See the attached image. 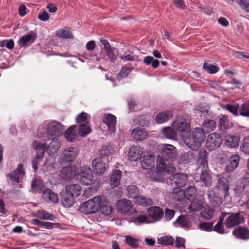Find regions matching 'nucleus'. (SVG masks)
<instances>
[{
  "label": "nucleus",
  "instance_id": "nucleus-13",
  "mask_svg": "<svg viewBox=\"0 0 249 249\" xmlns=\"http://www.w3.org/2000/svg\"><path fill=\"white\" fill-rule=\"evenodd\" d=\"M103 122L107 126L108 130L114 133L116 130V117L111 113H106L103 118Z\"/></svg>",
  "mask_w": 249,
  "mask_h": 249
},
{
  "label": "nucleus",
  "instance_id": "nucleus-59",
  "mask_svg": "<svg viewBox=\"0 0 249 249\" xmlns=\"http://www.w3.org/2000/svg\"><path fill=\"white\" fill-rule=\"evenodd\" d=\"M88 114L87 113L82 111L76 116L75 118V122L78 124H81L82 123H85V124H86V122H89L88 121Z\"/></svg>",
  "mask_w": 249,
  "mask_h": 249
},
{
  "label": "nucleus",
  "instance_id": "nucleus-44",
  "mask_svg": "<svg viewBox=\"0 0 249 249\" xmlns=\"http://www.w3.org/2000/svg\"><path fill=\"white\" fill-rule=\"evenodd\" d=\"M52 142L47 146V149L49 152V155L54 154L57 151L60 146V144L56 138L54 140H52Z\"/></svg>",
  "mask_w": 249,
  "mask_h": 249
},
{
  "label": "nucleus",
  "instance_id": "nucleus-9",
  "mask_svg": "<svg viewBox=\"0 0 249 249\" xmlns=\"http://www.w3.org/2000/svg\"><path fill=\"white\" fill-rule=\"evenodd\" d=\"M230 214L227 218L226 221V225L228 228L233 227L245 222L244 216L240 213H227V214Z\"/></svg>",
  "mask_w": 249,
  "mask_h": 249
},
{
  "label": "nucleus",
  "instance_id": "nucleus-7",
  "mask_svg": "<svg viewBox=\"0 0 249 249\" xmlns=\"http://www.w3.org/2000/svg\"><path fill=\"white\" fill-rule=\"evenodd\" d=\"M222 142L221 135L217 133H213L208 136L206 147L209 150L213 151L219 147Z\"/></svg>",
  "mask_w": 249,
  "mask_h": 249
},
{
  "label": "nucleus",
  "instance_id": "nucleus-17",
  "mask_svg": "<svg viewBox=\"0 0 249 249\" xmlns=\"http://www.w3.org/2000/svg\"><path fill=\"white\" fill-rule=\"evenodd\" d=\"M173 111L172 109L160 112L155 117L156 122L158 124H163L170 120L173 116Z\"/></svg>",
  "mask_w": 249,
  "mask_h": 249
},
{
  "label": "nucleus",
  "instance_id": "nucleus-22",
  "mask_svg": "<svg viewBox=\"0 0 249 249\" xmlns=\"http://www.w3.org/2000/svg\"><path fill=\"white\" fill-rule=\"evenodd\" d=\"M36 34L33 32H30L28 34L22 36L18 41V44L21 47H24L27 46V43L31 41L33 43L36 39Z\"/></svg>",
  "mask_w": 249,
  "mask_h": 249
},
{
  "label": "nucleus",
  "instance_id": "nucleus-63",
  "mask_svg": "<svg viewBox=\"0 0 249 249\" xmlns=\"http://www.w3.org/2000/svg\"><path fill=\"white\" fill-rule=\"evenodd\" d=\"M167 166L164 160L162 157L159 156L157 158V168L160 172H164Z\"/></svg>",
  "mask_w": 249,
  "mask_h": 249
},
{
  "label": "nucleus",
  "instance_id": "nucleus-38",
  "mask_svg": "<svg viewBox=\"0 0 249 249\" xmlns=\"http://www.w3.org/2000/svg\"><path fill=\"white\" fill-rule=\"evenodd\" d=\"M135 199V203L143 207L149 206L153 204L151 199L143 196H140V194Z\"/></svg>",
  "mask_w": 249,
  "mask_h": 249
},
{
  "label": "nucleus",
  "instance_id": "nucleus-25",
  "mask_svg": "<svg viewBox=\"0 0 249 249\" xmlns=\"http://www.w3.org/2000/svg\"><path fill=\"white\" fill-rule=\"evenodd\" d=\"M141 165L144 169H150L154 165V159L151 155H144L141 160Z\"/></svg>",
  "mask_w": 249,
  "mask_h": 249
},
{
  "label": "nucleus",
  "instance_id": "nucleus-16",
  "mask_svg": "<svg viewBox=\"0 0 249 249\" xmlns=\"http://www.w3.org/2000/svg\"><path fill=\"white\" fill-rule=\"evenodd\" d=\"M92 166L94 173L98 176L103 175L106 170V164L100 158L95 159L92 162Z\"/></svg>",
  "mask_w": 249,
  "mask_h": 249
},
{
  "label": "nucleus",
  "instance_id": "nucleus-42",
  "mask_svg": "<svg viewBox=\"0 0 249 249\" xmlns=\"http://www.w3.org/2000/svg\"><path fill=\"white\" fill-rule=\"evenodd\" d=\"M112 149L110 146L103 145L99 150V158L101 159H108L111 155Z\"/></svg>",
  "mask_w": 249,
  "mask_h": 249
},
{
  "label": "nucleus",
  "instance_id": "nucleus-5",
  "mask_svg": "<svg viewBox=\"0 0 249 249\" xmlns=\"http://www.w3.org/2000/svg\"><path fill=\"white\" fill-rule=\"evenodd\" d=\"M116 207L118 212L126 215H131L136 212L132 202L127 199L118 200Z\"/></svg>",
  "mask_w": 249,
  "mask_h": 249
},
{
  "label": "nucleus",
  "instance_id": "nucleus-56",
  "mask_svg": "<svg viewBox=\"0 0 249 249\" xmlns=\"http://www.w3.org/2000/svg\"><path fill=\"white\" fill-rule=\"evenodd\" d=\"M214 212L213 209L210 207H206L201 213V217L206 219H211L213 217Z\"/></svg>",
  "mask_w": 249,
  "mask_h": 249
},
{
  "label": "nucleus",
  "instance_id": "nucleus-18",
  "mask_svg": "<svg viewBox=\"0 0 249 249\" xmlns=\"http://www.w3.org/2000/svg\"><path fill=\"white\" fill-rule=\"evenodd\" d=\"M149 216L152 218L154 222L160 221L163 216V211L159 207H151L147 210Z\"/></svg>",
  "mask_w": 249,
  "mask_h": 249
},
{
  "label": "nucleus",
  "instance_id": "nucleus-33",
  "mask_svg": "<svg viewBox=\"0 0 249 249\" xmlns=\"http://www.w3.org/2000/svg\"><path fill=\"white\" fill-rule=\"evenodd\" d=\"M127 196L130 198L136 199L140 194L139 188L136 185H130L126 187Z\"/></svg>",
  "mask_w": 249,
  "mask_h": 249
},
{
  "label": "nucleus",
  "instance_id": "nucleus-41",
  "mask_svg": "<svg viewBox=\"0 0 249 249\" xmlns=\"http://www.w3.org/2000/svg\"><path fill=\"white\" fill-rule=\"evenodd\" d=\"M89 122L81 124L78 129V133L81 137H85L91 132V129L89 125Z\"/></svg>",
  "mask_w": 249,
  "mask_h": 249
},
{
  "label": "nucleus",
  "instance_id": "nucleus-45",
  "mask_svg": "<svg viewBox=\"0 0 249 249\" xmlns=\"http://www.w3.org/2000/svg\"><path fill=\"white\" fill-rule=\"evenodd\" d=\"M32 224L37 225L41 228L47 229H52L53 227V224L49 222H43L37 219H33L31 222Z\"/></svg>",
  "mask_w": 249,
  "mask_h": 249
},
{
  "label": "nucleus",
  "instance_id": "nucleus-29",
  "mask_svg": "<svg viewBox=\"0 0 249 249\" xmlns=\"http://www.w3.org/2000/svg\"><path fill=\"white\" fill-rule=\"evenodd\" d=\"M239 140L238 137L229 135L226 136L224 144L228 147L235 148L238 146Z\"/></svg>",
  "mask_w": 249,
  "mask_h": 249
},
{
  "label": "nucleus",
  "instance_id": "nucleus-27",
  "mask_svg": "<svg viewBox=\"0 0 249 249\" xmlns=\"http://www.w3.org/2000/svg\"><path fill=\"white\" fill-rule=\"evenodd\" d=\"M122 178V172L119 170H116L112 172L110 175V182L112 188L117 186L120 183Z\"/></svg>",
  "mask_w": 249,
  "mask_h": 249
},
{
  "label": "nucleus",
  "instance_id": "nucleus-39",
  "mask_svg": "<svg viewBox=\"0 0 249 249\" xmlns=\"http://www.w3.org/2000/svg\"><path fill=\"white\" fill-rule=\"evenodd\" d=\"M227 214V213L226 212H222L221 213L217 224L213 227V229L214 231L221 234L224 233V229L223 226V223L224 217L226 216Z\"/></svg>",
  "mask_w": 249,
  "mask_h": 249
},
{
  "label": "nucleus",
  "instance_id": "nucleus-58",
  "mask_svg": "<svg viewBox=\"0 0 249 249\" xmlns=\"http://www.w3.org/2000/svg\"><path fill=\"white\" fill-rule=\"evenodd\" d=\"M56 36L59 37L66 38H73V36L69 30L66 29H61L58 31L56 33Z\"/></svg>",
  "mask_w": 249,
  "mask_h": 249
},
{
  "label": "nucleus",
  "instance_id": "nucleus-51",
  "mask_svg": "<svg viewBox=\"0 0 249 249\" xmlns=\"http://www.w3.org/2000/svg\"><path fill=\"white\" fill-rule=\"evenodd\" d=\"M132 70V67H128L126 66L123 67L117 75V79L119 80H121L124 78L126 77Z\"/></svg>",
  "mask_w": 249,
  "mask_h": 249
},
{
  "label": "nucleus",
  "instance_id": "nucleus-24",
  "mask_svg": "<svg viewBox=\"0 0 249 249\" xmlns=\"http://www.w3.org/2000/svg\"><path fill=\"white\" fill-rule=\"evenodd\" d=\"M141 147L139 146H132L129 149L128 157L129 160L136 161L141 159Z\"/></svg>",
  "mask_w": 249,
  "mask_h": 249
},
{
  "label": "nucleus",
  "instance_id": "nucleus-4",
  "mask_svg": "<svg viewBox=\"0 0 249 249\" xmlns=\"http://www.w3.org/2000/svg\"><path fill=\"white\" fill-rule=\"evenodd\" d=\"M173 193L176 194L174 198L177 201H181L185 197L188 199L191 200L195 198L196 194V190L195 186H190L187 187L183 192L181 189L175 188Z\"/></svg>",
  "mask_w": 249,
  "mask_h": 249
},
{
  "label": "nucleus",
  "instance_id": "nucleus-35",
  "mask_svg": "<svg viewBox=\"0 0 249 249\" xmlns=\"http://www.w3.org/2000/svg\"><path fill=\"white\" fill-rule=\"evenodd\" d=\"M74 148L69 147L65 149L63 153V159L66 162H71L76 158V154Z\"/></svg>",
  "mask_w": 249,
  "mask_h": 249
},
{
  "label": "nucleus",
  "instance_id": "nucleus-52",
  "mask_svg": "<svg viewBox=\"0 0 249 249\" xmlns=\"http://www.w3.org/2000/svg\"><path fill=\"white\" fill-rule=\"evenodd\" d=\"M239 105L236 103L234 105L227 104L225 108L232 113L234 116H237L239 115Z\"/></svg>",
  "mask_w": 249,
  "mask_h": 249
},
{
  "label": "nucleus",
  "instance_id": "nucleus-54",
  "mask_svg": "<svg viewBox=\"0 0 249 249\" xmlns=\"http://www.w3.org/2000/svg\"><path fill=\"white\" fill-rule=\"evenodd\" d=\"M239 115L249 117V100L244 102L240 107Z\"/></svg>",
  "mask_w": 249,
  "mask_h": 249
},
{
  "label": "nucleus",
  "instance_id": "nucleus-37",
  "mask_svg": "<svg viewBox=\"0 0 249 249\" xmlns=\"http://www.w3.org/2000/svg\"><path fill=\"white\" fill-rule=\"evenodd\" d=\"M200 179L206 186L208 187L211 186L212 178L207 169L202 170L200 176Z\"/></svg>",
  "mask_w": 249,
  "mask_h": 249
},
{
  "label": "nucleus",
  "instance_id": "nucleus-26",
  "mask_svg": "<svg viewBox=\"0 0 249 249\" xmlns=\"http://www.w3.org/2000/svg\"><path fill=\"white\" fill-rule=\"evenodd\" d=\"M66 193L73 197H77L81 194V187L78 184H71L65 187Z\"/></svg>",
  "mask_w": 249,
  "mask_h": 249
},
{
  "label": "nucleus",
  "instance_id": "nucleus-36",
  "mask_svg": "<svg viewBox=\"0 0 249 249\" xmlns=\"http://www.w3.org/2000/svg\"><path fill=\"white\" fill-rule=\"evenodd\" d=\"M61 202L64 207L69 208L73 204L74 197L66 193V194L61 196Z\"/></svg>",
  "mask_w": 249,
  "mask_h": 249
},
{
  "label": "nucleus",
  "instance_id": "nucleus-15",
  "mask_svg": "<svg viewBox=\"0 0 249 249\" xmlns=\"http://www.w3.org/2000/svg\"><path fill=\"white\" fill-rule=\"evenodd\" d=\"M240 160V157L238 154L231 155L228 160L225 168V172L231 173L237 167Z\"/></svg>",
  "mask_w": 249,
  "mask_h": 249
},
{
  "label": "nucleus",
  "instance_id": "nucleus-34",
  "mask_svg": "<svg viewBox=\"0 0 249 249\" xmlns=\"http://www.w3.org/2000/svg\"><path fill=\"white\" fill-rule=\"evenodd\" d=\"M232 233L234 235L242 239H247L249 238V231L242 227L235 229Z\"/></svg>",
  "mask_w": 249,
  "mask_h": 249
},
{
  "label": "nucleus",
  "instance_id": "nucleus-60",
  "mask_svg": "<svg viewBox=\"0 0 249 249\" xmlns=\"http://www.w3.org/2000/svg\"><path fill=\"white\" fill-rule=\"evenodd\" d=\"M202 205L198 201H194L189 205L188 209L190 212L198 211L201 209Z\"/></svg>",
  "mask_w": 249,
  "mask_h": 249
},
{
  "label": "nucleus",
  "instance_id": "nucleus-31",
  "mask_svg": "<svg viewBox=\"0 0 249 249\" xmlns=\"http://www.w3.org/2000/svg\"><path fill=\"white\" fill-rule=\"evenodd\" d=\"M76 125H72L69 127L64 133L65 138L69 142H73L77 137Z\"/></svg>",
  "mask_w": 249,
  "mask_h": 249
},
{
  "label": "nucleus",
  "instance_id": "nucleus-8",
  "mask_svg": "<svg viewBox=\"0 0 249 249\" xmlns=\"http://www.w3.org/2000/svg\"><path fill=\"white\" fill-rule=\"evenodd\" d=\"M80 183L85 185L92 183L93 175L91 169L87 165H84L81 168V172L78 176Z\"/></svg>",
  "mask_w": 249,
  "mask_h": 249
},
{
  "label": "nucleus",
  "instance_id": "nucleus-61",
  "mask_svg": "<svg viewBox=\"0 0 249 249\" xmlns=\"http://www.w3.org/2000/svg\"><path fill=\"white\" fill-rule=\"evenodd\" d=\"M199 228L202 231H211L213 230V222H202L199 224Z\"/></svg>",
  "mask_w": 249,
  "mask_h": 249
},
{
  "label": "nucleus",
  "instance_id": "nucleus-2",
  "mask_svg": "<svg viewBox=\"0 0 249 249\" xmlns=\"http://www.w3.org/2000/svg\"><path fill=\"white\" fill-rule=\"evenodd\" d=\"M64 130L63 126L61 123L56 121L49 123L45 127L47 137L49 140H54L61 136Z\"/></svg>",
  "mask_w": 249,
  "mask_h": 249
},
{
  "label": "nucleus",
  "instance_id": "nucleus-40",
  "mask_svg": "<svg viewBox=\"0 0 249 249\" xmlns=\"http://www.w3.org/2000/svg\"><path fill=\"white\" fill-rule=\"evenodd\" d=\"M131 135L136 140L142 141L145 138L146 132L144 129L137 127L133 129Z\"/></svg>",
  "mask_w": 249,
  "mask_h": 249
},
{
  "label": "nucleus",
  "instance_id": "nucleus-19",
  "mask_svg": "<svg viewBox=\"0 0 249 249\" xmlns=\"http://www.w3.org/2000/svg\"><path fill=\"white\" fill-rule=\"evenodd\" d=\"M76 168L75 166H67L63 167L60 172L61 177L65 179L70 180L76 175Z\"/></svg>",
  "mask_w": 249,
  "mask_h": 249
},
{
  "label": "nucleus",
  "instance_id": "nucleus-28",
  "mask_svg": "<svg viewBox=\"0 0 249 249\" xmlns=\"http://www.w3.org/2000/svg\"><path fill=\"white\" fill-rule=\"evenodd\" d=\"M208 196L209 201L213 206L219 207L222 204V198L216 196L213 191H208Z\"/></svg>",
  "mask_w": 249,
  "mask_h": 249
},
{
  "label": "nucleus",
  "instance_id": "nucleus-53",
  "mask_svg": "<svg viewBox=\"0 0 249 249\" xmlns=\"http://www.w3.org/2000/svg\"><path fill=\"white\" fill-rule=\"evenodd\" d=\"M203 68L206 71L211 74L215 73L219 70L218 66L210 64L207 62L204 63Z\"/></svg>",
  "mask_w": 249,
  "mask_h": 249
},
{
  "label": "nucleus",
  "instance_id": "nucleus-64",
  "mask_svg": "<svg viewBox=\"0 0 249 249\" xmlns=\"http://www.w3.org/2000/svg\"><path fill=\"white\" fill-rule=\"evenodd\" d=\"M236 2L243 10L249 12V0H236Z\"/></svg>",
  "mask_w": 249,
  "mask_h": 249
},
{
  "label": "nucleus",
  "instance_id": "nucleus-46",
  "mask_svg": "<svg viewBox=\"0 0 249 249\" xmlns=\"http://www.w3.org/2000/svg\"><path fill=\"white\" fill-rule=\"evenodd\" d=\"M36 216L39 219L44 220H53L55 218V216L49 213L44 210H40L36 212Z\"/></svg>",
  "mask_w": 249,
  "mask_h": 249
},
{
  "label": "nucleus",
  "instance_id": "nucleus-1",
  "mask_svg": "<svg viewBox=\"0 0 249 249\" xmlns=\"http://www.w3.org/2000/svg\"><path fill=\"white\" fill-rule=\"evenodd\" d=\"M173 126L181 133L182 139L188 147L195 151L199 149L205 139V132L202 128H195L191 132L190 124L183 120L174 121Z\"/></svg>",
  "mask_w": 249,
  "mask_h": 249
},
{
  "label": "nucleus",
  "instance_id": "nucleus-49",
  "mask_svg": "<svg viewBox=\"0 0 249 249\" xmlns=\"http://www.w3.org/2000/svg\"><path fill=\"white\" fill-rule=\"evenodd\" d=\"M143 62L146 65H151L154 68H157L160 64V62L157 59H154L152 56H147L144 57Z\"/></svg>",
  "mask_w": 249,
  "mask_h": 249
},
{
  "label": "nucleus",
  "instance_id": "nucleus-47",
  "mask_svg": "<svg viewBox=\"0 0 249 249\" xmlns=\"http://www.w3.org/2000/svg\"><path fill=\"white\" fill-rule=\"evenodd\" d=\"M204 128L208 132L213 131L216 127V123L212 119H206L203 124Z\"/></svg>",
  "mask_w": 249,
  "mask_h": 249
},
{
  "label": "nucleus",
  "instance_id": "nucleus-12",
  "mask_svg": "<svg viewBox=\"0 0 249 249\" xmlns=\"http://www.w3.org/2000/svg\"><path fill=\"white\" fill-rule=\"evenodd\" d=\"M216 188L219 191L223 193L225 197L230 196L229 181L227 178L225 177L220 178L217 180Z\"/></svg>",
  "mask_w": 249,
  "mask_h": 249
},
{
  "label": "nucleus",
  "instance_id": "nucleus-20",
  "mask_svg": "<svg viewBox=\"0 0 249 249\" xmlns=\"http://www.w3.org/2000/svg\"><path fill=\"white\" fill-rule=\"evenodd\" d=\"M231 126L232 123L229 120L227 115H223L220 116L218 123V128L221 133H225Z\"/></svg>",
  "mask_w": 249,
  "mask_h": 249
},
{
  "label": "nucleus",
  "instance_id": "nucleus-50",
  "mask_svg": "<svg viewBox=\"0 0 249 249\" xmlns=\"http://www.w3.org/2000/svg\"><path fill=\"white\" fill-rule=\"evenodd\" d=\"M162 133L166 138L170 139H173L177 136V133L175 130L170 126L164 127L162 129Z\"/></svg>",
  "mask_w": 249,
  "mask_h": 249
},
{
  "label": "nucleus",
  "instance_id": "nucleus-11",
  "mask_svg": "<svg viewBox=\"0 0 249 249\" xmlns=\"http://www.w3.org/2000/svg\"><path fill=\"white\" fill-rule=\"evenodd\" d=\"M171 183L175 184L179 188L184 187L188 182V175L182 173H177L171 177Z\"/></svg>",
  "mask_w": 249,
  "mask_h": 249
},
{
  "label": "nucleus",
  "instance_id": "nucleus-48",
  "mask_svg": "<svg viewBox=\"0 0 249 249\" xmlns=\"http://www.w3.org/2000/svg\"><path fill=\"white\" fill-rule=\"evenodd\" d=\"M240 150L246 154H249V136L245 137L241 141Z\"/></svg>",
  "mask_w": 249,
  "mask_h": 249
},
{
  "label": "nucleus",
  "instance_id": "nucleus-23",
  "mask_svg": "<svg viewBox=\"0 0 249 249\" xmlns=\"http://www.w3.org/2000/svg\"><path fill=\"white\" fill-rule=\"evenodd\" d=\"M34 149L36 151V157L37 158L43 159L45 150L47 149V145L40 142L35 141L33 143Z\"/></svg>",
  "mask_w": 249,
  "mask_h": 249
},
{
  "label": "nucleus",
  "instance_id": "nucleus-62",
  "mask_svg": "<svg viewBox=\"0 0 249 249\" xmlns=\"http://www.w3.org/2000/svg\"><path fill=\"white\" fill-rule=\"evenodd\" d=\"M31 186L35 192L39 193L42 191L43 188L42 184L37 179H35L32 181Z\"/></svg>",
  "mask_w": 249,
  "mask_h": 249
},
{
  "label": "nucleus",
  "instance_id": "nucleus-21",
  "mask_svg": "<svg viewBox=\"0 0 249 249\" xmlns=\"http://www.w3.org/2000/svg\"><path fill=\"white\" fill-rule=\"evenodd\" d=\"M99 202L100 203L99 209L102 213L106 216L110 215L112 212V207L111 206L107 205V197L105 196L100 197V201Z\"/></svg>",
  "mask_w": 249,
  "mask_h": 249
},
{
  "label": "nucleus",
  "instance_id": "nucleus-6",
  "mask_svg": "<svg viewBox=\"0 0 249 249\" xmlns=\"http://www.w3.org/2000/svg\"><path fill=\"white\" fill-rule=\"evenodd\" d=\"M236 196L243 197L249 193V178H245L238 181L234 188Z\"/></svg>",
  "mask_w": 249,
  "mask_h": 249
},
{
  "label": "nucleus",
  "instance_id": "nucleus-14",
  "mask_svg": "<svg viewBox=\"0 0 249 249\" xmlns=\"http://www.w3.org/2000/svg\"><path fill=\"white\" fill-rule=\"evenodd\" d=\"M25 174V172L22 164H19L16 170L8 175L13 182L18 183L20 179L22 178Z\"/></svg>",
  "mask_w": 249,
  "mask_h": 249
},
{
  "label": "nucleus",
  "instance_id": "nucleus-57",
  "mask_svg": "<svg viewBox=\"0 0 249 249\" xmlns=\"http://www.w3.org/2000/svg\"><path fill=\"white\" fill-rule=\"evenodd\" d=\"M174 239L171 236H165L158 239V243L160 245H172L174 243Z\"/></svg>",
  "mask_w": 249,
  "mask_h": 249
},
{
  "label": "nucleus",
  "instance_id": "nucleus-30",
  "mask_svg": "<svg viewBox=\"0 0 249 249\" xmlns=\"http://www.w3.org/2000/svg\"><path fill=\"white\" fill-rule=\"evenodd\" d=\"M42 197L44 199L50 200L53 203H57L58 201L57 195L50 189H45L43 191Z\"/></svg>",
  "mask_w": 249,
  "mask_h": 249
},
{
  "label": "nucleus",
  "instance_id": "nucleus-32",
  "mask_svg": "<svg viewBox=\"0 0 249 249\" xmlns=\"http://www.w3.org/2000/svg\"><path fill=\"white\" fill-rule=\"evenodd\" d=\"M176 222L181 228L189 229L192 226V223L189 218L184 215H180L176 220Z\"/></svg>",
  "mask_w": 249,
  "mask_h": 249
},
{
  "label": "nucleus",
  "instance_id": "nucleus-10",
  "mask_svg": "<svg viewBox=\"0 0 249 249\" xmlns=\"http://www.w3.org/2000/svg\"><path fill=\"white\" fill-rule=\"evenodd\" d=\"M175 147L171 144L164 145L161 149V154L166 160H172L176 156Z\"/></svg>",
  "mask_w": 249,
  "mask_h": 249
},
{
  "label": "nucleus",
  "instance_id": "nucleus-55",
  "mask_svg": "<svg viewBox=\"0 0 249 249\" xmlns=\"http://www.w3.org/2000/svg\"><path fill=\"white\" fill-rule=\"evenodd\" d=\"M124 242L133 249H137L139 246L138 240L130 235L125 236Z\"/></svg>",
  "mask_w": 249,
  "mask_h": 249
},
{
  "label": "nucleus",
  "instance_id": "nucleus-3",
  "mask_svg": "<svg viewBox=\"0 0 249 249\" xmlns=\"http://www.w3.org/2000/svg\"><path fill=\"white\" fill-rule=\"evenodd\" d=\"M100 196H95L83 203L80 206L79 210L82 213L88 215L96 213L100 206Z\"/></svg>",
  "mask_w": 249,
  "mask_h": 249
},
{
  "label": "nucleus",
  "instance_id": "nucleus-43",
  "mask_svg": "<svg viewBox=\"0 0 249 249\" xmlns=\"http://www.w3.org/2000/svg\"><path fill=\"white\" fill-rule=\"evenodd\" d=\"M195 158V155L192 151L184 152L180 157V160L183 163H188L192 161Z\"/></svg>",
  "mask_w": 249,
  "mask_h": 249
}]
</instances>
